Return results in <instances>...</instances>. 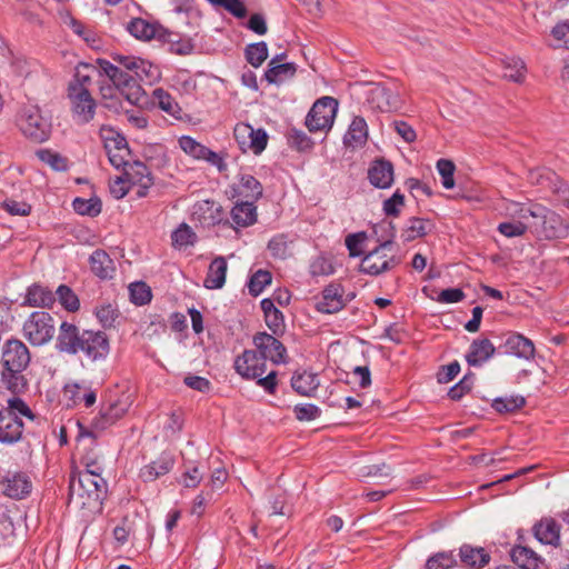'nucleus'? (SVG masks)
Here are the masks:
<instances>
[{
    "instance_id": "f257e3e1",
    "label": "nucleus",
    "mask_w": 569,
    "mask_h": 569,
    "mask_svg": "<svg viewBox=\"0 0 569 569\" xmlns=\"http://www.w3.org/2000/svg\"><path fill=\"white\" fill-rule=\"evenodd\" d=\"M114 66L104 59H98L100 71L108 77L117 90L132 104H139L144 99L140 81H151L154 78L153 66L137 57L114 56Z\"/></svg>"
},
{
    "instance_id": "f03ea898",
    "label": "nucleus",
    "mask_w": 569,
    "mask_h": 569,
    "mask_svg": "<svg viewBox=\"0 0 569 569\" xmlns=\"http://www.w3.org/2000/svg\"><path fill=\"white\" fill-rule=\"evenodd\" d=\"M57 348L68 355H79L90 363H101L110 353V340L103 331L80 330L76 325L64 321L59 328Z\"/></svg>"
},
{
    "instance_id": "7ed1b4c3",
    "label": "nucleus",
    "mask_w": 569,
    "mask_h": 569,
    "mask_svg": "<svg viewBox=\"0 0 569 569\" xmlns=\"http://www.w3.org/2000/svg\"><path fill=\"white\" fill-rule=\"evenodd\" d=\"M31 360L28 347L19 339L7 340L1 349V382L6 389L18 395L24 392L28 380L23 371Z\"/></svg>"
},
{
    "instance_id": "20e7f679",
    "label": "nucleus",
    "mask_w": 569,
    "mask_h": 569,
    "mask_svg": "<svg viewBox=\"0 0 569 569\" xmlns=\"http://www.w3.org/2000/svg\"><path fill=\"white\" fill-rule=\"evenodd\" d=\"M107 491L106 480L96 470L72 473L69 481V501L81 508L100 503Z\"/></svg>"
},
{
    "instance_id": "39448f33",
    "label": "nucleus",
    "mask_w": 569,
    "mask_h": 569,
    "mask_svg": "<svg viewBox=\"0 0 569 569\" xmlns=\"http://www.w3.org/2000/svg\"><path fill=\"white\" fill-rule=\"evenodd\" d=\"M22 417L34 420L32 410L21 398H9L7 406L0 409V442L12 445L21 439Z\"/></svg>"
},
{
    "instance_id": "423d86ee",
    "label": "nucleus",
    "mask_w": 569,
    "mask_h": 569,
    "mask_svg": "<svg viewBox=\"0 0 569 569\" xmlns=\"http://www.w3.org/2000/svg\"><path fill=\"white\" fill-rule=\"evenodd\" d=\"M17 124L23 136L33 142L41 143L50 137L51 123L42 117L37 106L23 107L18 114Z\"/></svg>"
},
{
    "instance_id": "0eeeda50",
    "label": "nucleus",
    "mask_w": 569,
    "mask_h": 569,
    "mask_svg": "<svg viewBox=\"0 0 569 569\" xmlns=\"http://www.w3.org/2000/svg\"><path fill=\"white\" fill-rule=\"evenodd\" d=\"M23 337L36 347L47 345L56 333L54 319L44 311H34L23 322Z\"/></svg>"
},
{
    "instance_id": "6e6552de",
    "label": "nucleus",
    "mask_w": 569,
    "mask_h": 569,
    "mask_svg": "<svg viewBox=\"0 0 569 569\" xmlns=\"http://www.w3.org/2000/svg\"><path fill=\"white\" fill-rule=\"evenodd\" d=\"M338 111V101L332 97L318 99L306 117V127L310 132L331 129Z\"/></svg>"
},
{
    "instance_id": "1a4fd4ad",
    "label": "nucleus",
    "mask_w": 569,
    "mask_h": 569,
    "mask_svg": "<svg viewBox=\"0 0 569 569\" xmlns=\"http://www.w3.org/2000/svg\"><path fill=\"white\" fill-rule=\"evenodd\" d=\"M515 206L519 207V210H515V212H517L521 219L532 217L541 221L542 233L546 238H561L567 233V228L563 226L561 218L545 207L538 204L530 208H523L519 204Z\"/></svg>"
},
{
    "instance_id": "9d476101",
    "label": "nucleus",
    "mask_w": 569,
    "mask_h": 569,
    "mask_svg": "<svg viewBox=\"0 0 569 569\" xmlns=\"http://www.w3.org/2000/svg\"><path fill=\"white\" fill-rule=\"evenodd\" d=\"M392 240H386L380 246L367 253L360 264V270L363 273L378 276L382 272L391 270L400 263V258L396 256H388L387 250H391Z\"/></svg>"
},
{
    "instance_id": "9b49d317",
    "label": "nucleus",
    "mask_w": 569,
    "mask_h": 569,
    "mask_svg": "<svg viewBox=\"0 0 569 569\" xmlns=\"http://www.w3.org/2000/svg\"><path fill=\"white\" fill-rule=\"evenodd\" d=\"M233 136L241 150H251L254 154H260L266 149L269 139L264 129H254L249 123H238Z\"/></svg>"
},
{
    "instance_id": "f8f14e48",
    "label": "nucleus",
    "mask_w": 569,
    "mask_h": 569,
    "mask_svg": "<svg viewBox=\"0 0 569 569\" xmlns=\"http://www.w3.org/2000/svg\"><path fill=\"white\" fill-rule=\"evenodd\" d=\"M253 345L256 347V351L258 356L262 359V361L270 360L274 365L284 363L287 349L272 335L267 332H258L253 336Z\"/></svg>"
},
{
    "instance_id": "ddd939ff",
    "label": "nucleus",
    "mask_w": 569,
    "mask_h": 569,
    "mask_svg": "<svg viewBox=\"0 0 569 569\" xmlns=\"http://www.w3.org/2000/svg\"><path fill=\"white\" fill-rule=\"evenodd\" d=\"M107 133L102 134V138L109 161L116 169H124L129 163L130 156L128 143L121 134L112 130H108Z\"/></svg>"
},
{
    "instance_id": "4468645a",
    "label": "nucleus",
    "mask_w": 569,
    "mask_h": 569,
    "mask_svg": "<svg viewBox=\"0 0 569 569\" xmlns=\"http://www.w3.org/2000/svg\"><path fill=\"white\" fill-rule=\"evenodd\" d=\"M68 96L77 121L79 123L90 122L94 117L97 104L89 89L73 88Z\"/></svg>"
},
{
    "instance_id": "2eb2a0df",
    "label": "nucleus",
    "mask_w": 569,
    "mask_h": 569,
    "mask_svg": "<svg viewBox=\"0 0 569 569\" xmlns=\"http://www.w3.org/2000/svg\"><path fill=\"white\" fill-rule=\"evenodd\" d=\"M233 368L236 372L247 380H254L263 376L267 365L258 356L256 350H244L234 359Z\"/></svg>"
},
{
    "instance_id": "dca6fc26",
    "label": "nucleus",
    "mask_w": 569,
    "mask_h": 569,
    "mask_svg": "<svg viewBox=\"0 0 569 569\" xmlns=\"http://www.w3.org/2000/svg\"><path fill=\"white\" fill-rule=\"evenodd\" d=\"M345 288L340 283L332 282L321 292V298L316 305V309L322 313H336L346 306L343 298Z\"/></svg>"
},
{
    "instance_id": "f3484780",
    "label": "nucleus",
    "mask_w": 569,
    "mask_h": 569,
    "mask_svg": "<svg viewBox=\"0 0 569 569\" xmlns=\"http://www.w3.org/2000/svg\"><path fill=\"white\" fill-rule=\"evenodd\" d=\"M500 348L506 355L516 356L526 360L533 359L536 352L533 342L517 332L509 333Z\"/></svg>"
},
{
    "instance_id": "a211bd4d",
    "label": "nucleus",
    "mask_w": 569,
    "mask_h": 569,
    "mask_svg": "<svg viewBox=\"0 0 569 569\" xmlns=\"http://www.w3.org/2000/svg\"><path fill=\"white\" fill-rule=\"evenodd\" d=\"M126 29L132 37L141 41L162 40L166 36V30L159 23L149 22L142 18L131 19Z\"/></svg>"
},
{
    "instance_id": "6ab92c4d",
    "label": "nucleus",
    "mask_w": 569,
    "mask_h": 569,
    "mask_svg": "<svg viewBox=\"0 0 569 569\" xmlns=\"http://www.w3.org/2000/svg\"><path fill=\"white\" fill-rule=\"evenodd\" d=\"M129 407V397L109 403L107 408L101 409L99 417L93 419V427L100 430L106 429L120 419L128 411Z\"/></svg>"
},
{
    "instance_id": "aec40b11",
    "label": "nucleus",
    "mask_w": 569,
    "mask_h": 569,
    "mask_svg": "<svg viewBox=\"0 0 569 569\" xmlns=\"http://www.w3.org/2000/svg\"><path fill=\"white\" fill-rule=\"evenodd\" d=\"M532 532L535 538L543 545L558 547L560 543V526L553 518H542L533 526Z\"/></svg>"
},
{
    "instance_id": "412c9836",
    "label": "nucleus",
    "mask_w": 569,
    "mask_h": 569,
    "mask_svg": "<svg viewBox=\"0 0 569 569\" xmlns=\"http://www.w3.org/2000/svg\"><path fill=\"white\" fill-rule=\"evenodd\" d=\"M368 178L376 188H389L393 182L392 163L385 159L373 161L368 170Z\"/></svg>"
},
{
    "instance_id": "4be33fe9",
    "label": "nucleus",
    "mask_w": 569,
    "mask_h": 569,
    "mask_svg": "<svg viewBox=\"0 0 569 569\" xmlns=\"http://www.w3.org/2000/svg\"><path fill=\"white\" fill-rule=\"evenodd\" d=\"M232 196L254 202L262 196V184L251 174H241L239 182L232 187Z\"/></svg>"
},
{
    "instance_id": "5701e85b",
    "label": "nucleus",
    "mask_w": 569,
    "mask_h": 569,
    "mask_svg": "<svg viewBox=\"0 0 569 569\" xmlns=\"http://www.w3.org/2000/svg\"><path fill=\"white\" fill-rule=\"evenodd\" d=\"M495 351L496 348L489 339H476L470 345L466 360L469 366L479 367L488 361L493 356Z\"/></svg>"
},
{
    "instance_id": "b1692460",
    "label": "nucleus",
    "mask_w": 569,
    "mask_h": 569,
    "mask_svg": "<svg viewBox=\"0 0 569 569\" xmlns=\"http://www.w3.org/2000/svg\"><path fill=\"white\" fill-rule=\"evenodd\" d=\"M91 271L100 279H111L116 272V266L109 254L97 249L89 258Z\"/></svg>"
},
{
    "instance_id": "393cba45",
    "label": "nucleus",
    "mask_w": 569,
    "mask_h": 569,
    "mask_svg": "<svg viewBox=\"0 0 569 569\" xmlns=\"http://www.w3.org/2000/svg\"><path fill=\"white\" fill-rule=\"evenodd\" d=\"M31 491V481L24 473H13L3 481V492L13 499H22Z\"/></svg>"
},
{
    "instance_id": "a878e982",
    "label": "nucleus",
    "mask_w": 569,
    "mask_h": 569,
    "mask_svg": "<svg viewBox=\"0 0 569 569\" xmlns=\"http://www.w3.org/2000/svg\"><path fill=\"white\" fill-rule=\"evenodd\" d=\"M510 558L520 569H536L543 565V560L532 549L520 545L511 548Z\"/></svg>"
},
{
    "instance_id": "bb28decb",
    "label": "nucleus",
    "mask_w": 569,
    "mask_h": 569,
    "mask_svg": "<svg viewBox=\"0 0 569 569\" xmlns=\"http://www.w3.org/2000/svg\"><path fill=\"white\" fill-rule=\"evenodd\" d=\"M124 177L131 184L149 189L153 181L148 167L140 161L129 162L123 169Z\"/></svg>"
},
{
    "instance_id": "cd10ccee",
    "label": "nucleus",
    "mask_w": 569,
    "mask_h": 569,
    "mask_svg": "<svg viewBox=\"0 0 569 569\" xmlns=\"http://www.w3.org/2000/svg\"><path fill=\"white\" fill-rule=\"evenodd\" d=\"M368 139V126L362 117H355L343 137V142L348 147H362Z\"/></svg>"
},
{
    "instance_id": "c85d7f7f",
    "label": "nucleus",
    "mask_w": 569,
    "mask_h": 569,
    "mask_svg": "<svg viewBox=\"0 0 569 569\" xmlns=\"http://www.w3.org/2000/svg\"><path fill=\"white\" fill-rule=\"evenodd\" d=\"M228 264L223 257L214 258L208 269L207 277L204 279V287L207 289H220L226 282Z\"/></svg>"
},
{
    "instance_id": "c756f323",
    "label": "nucleus",
    "mask_w": 569,
    "mask_h": 569,
    "mask_svg": "<svg viewBox=\"0 0 569 569\" xmlns=\"http://www.w3.org/2000/svg\"><path fill=\"white\" fill-rule=\"evenodd\" d=\"M462 563L471 568H482L490 561V555L481 547L463 545L459 549Z\"/></svg>"
},
{
    "instance_id": "7c9ffc66",
    "label": "nucleus",
    "mask_w": 569,
    "mask_h": 569,
    "mask_svg": "<svg viewBox=\"0 0 569 569\" xmlns=\"http://www.w3.org/2000/svg\"><path fill=\"white\" fill-rule=\"evenodd\" d=\"M372 100L381 111L390 112L401 107V100L397 92L387 87H378L372 91Z\"/></svg>"
},
{
    "instance_id": "2f4dec72",
    "label": "nucleus",
    "mask_w": 569,
    "mask_h": 569,
    "mask_svg": "<svg viewBox=\"0 0 569 569\" xmlns=\"http://www.w3.org/2000/svg\"><path fill=\"white\" fill-rule=\"evenodd\" d=\"M232 221L239 227H249L257 221V208L251 201L237 202L231 210Z\"/></svg>"
},
{
    "instance_id": "473e14b6",
    "label": "nucleus",
    "mask_w": 569,
    "mask_h": 569,
    "mask_svg": "<svg viewBox=\"0 0 569 569\" xmlns=\"http://www.w3.org/2000/svg\"><path fill=\"white\" fill-rule=\"evenodd\" d=\"M320 381L318 375L312 372H302L295 375L291 379V387L301 396L311 397L319 388Z\"/></svg>"
},
{
    "instance_id": "72a5a7b5",
    "label": "nucleus",
    "mask_w": 569,
    "mask_h": 569,
    "mask_svg": "<svg viewBox=\"0 0 569 569\" xmlns=\"http://www.w3.org/2000/svg\"><path fill=\"white\" fill-rule=\"evenodd\" d=\"M297 69L292 62L278 63V57H273L266 71V79L270 83H278L295 76Z\"/></svg>"
},
{
    "instance_id": "f704fd0d",
    "label": "nucleus",
    "mask_w": 569,
    "mask_h": 569,
    "mask_svg": "<svg viewBox=\"0 0 569 569\" xmlns=\"http://www.w3.org/2000/svg\"><path fill=\"white\" fill-rule=\"evenodd\" d=\"M54 301L52 291L40 284L31 286L26 296V303L32 307H50Z\"/></svg>"
},
{
    "instance_id": "c9c22d12",
    "label": "nucleus",
    "mask_w": 569,
    "mask_h": 569,
    "mask_svg": "<svg viewBox=\"0 0 569 569\" xmlns=\"http://www.w3.org/2000/svg\"><path fill=\"white\" fill-rule=\"evenodd\" d=\"M153 103L168 114L180 118L181 108L166 90L161 88L153 90Z\"/></svg>"
},
{
    "instance_id": "e433bc0d",
    "label": "nucleus",
    "mask_w": 569,
    "mask_h": 569,
    "mask_svg": "<svg viewBox=\"0 0 569 569\" xmlns=\"http://www.w3.org/2000/svg\"><path fill=\"white\" fill-rule=\"evenodd\" d=\"M503 67V78L515 81L522 82L525 80L526 74V66L525 62L520 58H506L502 61Z\"/></svg>"
},
{
    "instance_id": "4c0bfd02",
    "label": "nucleus",
    "mask_w": 569,
    "mask_h": 569,
    "mask_svg": "<svg viewBox=\"0 0 569 569\" xmlns=\"http://www.w3.org/2000/svg\"><path fill=\"white\" fill-rule=\"evenodd\" d=\"M309 271L312 277H328L335 273V267L331 258L321 253L311 260Z\"/></svg>"
},
{
    "instance_id": "58836bf2",
    "label": "nucleus",
    "mask_w": 569,
    "mask_h": 569,
    "mask_svg": "<svg viewBox=\"0 0 569 569\" xmlns=\"http://www.w3.org/2000/svg\"><path fill=\"white\" fill-rule=\"evenodd\" d=\"M97 70L87 63H81L74 74V79L69 83L68 92H72L73 88L88 89L92 80V73Z\"/></svg>"
},
{
    "instance_id": "ea45409f",
    "label": "nucleus",
    "mask_w": 569,
    "mask_h": 569,
    "mask_svg": "<svg viewBox=\"0 0 569 569\" xmlns=\"http://www.w3.org/2000/svg\"><path fill=\"white\" fill-rule=\"evenodd\" d=\"M72 206L77 213L89 217L98 216L102 208L101 201L98 198H76Z\"/></svg>"
},
{
    "instance_id": "a19ab883",
    "label": "nucleus",
    "mask_w": 569,
    "mask_h": 569,
    "mask_svg": "<svg viewBox=\"0 0 569 569\" xmlns=\"http://www.w3.org/2000/svg\"><path fill=\"white\" fill-rule=\"evenodd\" d=\"M268 58L267 43L261 41L246 48V59L254 68L260 67Z\"/></svg>"
},
{
    "instance_id": "79ce46f5",
    "label": "nucleus",
    "mask_w": 569,
    "mask_h": 569,
    "mask_svg": "<svg viewBox=\"0 0 569 569\" xmlns=\"http://www.w3.org/2000/svg\"><path fill=\"white\" fill-rule=\"evenodd\" d=\"M171 467L172 463L170 461H154L141 468L140 477L143 479V481H153L158 477L168 473Z\"/></svg>"
},
{
    "instance_id": "37998d69",
    "label": "nucleus",
    "mask_w": 569,
    "mask_h": 569,
    "mask_svg": "<svg viewBox=\"0 0 569 569\" xmlns=\"http://www.w3.org/2000/svg\"><path fill=\"white\" fill-rule=\"evenodd\" d=\"M526 400L521 396H510V397H501L496 398L492 401V408L502 413V412H512L517 409H520L525 406Z\"/></svg>"
},
{
    "instance_id": "c03bdc74",
    "label": "nucleus",
    "mask_w": 569,
    "mask_h": 569,
    "mask_svg": "<svg viewBox=\"0 0 569 569\" xmlns=\"http://www.w3.org/2000/svg\"><path fill=\"white\" fill-rule=\"evenodd\" d=\"M131 301L137 306H143L151 301L152 293L144 282H134L129 286Z\"/></svg>"
},
{
    "instance_id": "a18cd8bd",
    "label": "nucleus",
    "mask_w": 569,
    "mask_h": 569,
    "mask_svg": "<svg viewBox=\"0 0 569 569\" xmlns=\"http://www.w3.org/2000/svg\"><path fill=\"white\" fill-rule=\"evenodd\" d=\"M271 280L272 276L269 271L261 269L256 271L248 283L249 292L254 297L260 295L266 286L271 283Z\"/></svg>"
},
{
    "instance_id": "49530a36",
    "label": "nucleus",
    "mask_w": 569,
    "mask_h": 569,
    "mask_svg": "<svg viewBox=\"0 0 569 569\" xmlns=\"http://www.w3.org/2000/svg\"><path fill=\"white\" fill-rule=\"evenodd\" d=\"M171 239L174 247H187L193 244L196 233L187 223H182L172 232Z\"/></svg>"
},
{
    "instance_id": "de8ad7c7",
    "label": "nucleus",
    "mask_w": 569,
    "mask_h": 569,
    "mask_svg": "<svg viewBox=\"0 0 569 569\" xmlns=\"http://www.w3.org/2000/svg\"><path fill=\"white\" fill-rule=\"evenodd\" d=\"M430 223L427 220L420 218H411L408 222L403 236L407 241H411L418 237H422L428 233Z\"/></svg>"
},
{
    "instance_id": "09e8293b",
    "label": "nucleus",
    "mask_w": 569,
    "mask_h": 569,
    "mask_svg": "<svg viewBox=\"0 0 569 569\" xmlns=\"http://www.w3.org/2000/svg\"><path fill=\"white\" fill-rule=\"evenodd\" d=\"M289 144L298 151H308L312 148L313 142L302 130L292 128L288 132Z\"/></svg>"
},
{
    "instance_id": "8fccbe9b",
    "label": "nucleus",
    "mask_w": 569,
    "mask_h": 569,
    "mask_svg": "<svg viewBox=\"0 0 569 569\" xmlns=\"http://www.w3.org/2000/svg\"><path fill=\"white\" fill-rule=\"evenodd\" d=\"M456 565V558L452 552H438L431 556L426 563L427 569H450Z\"/></svg>"
},
{
    "instance_id": "3c124183",
    "label": "nucleus",
    "mask_w": 569,
    "mask_h": 569,
    "mask_svg": "<svg viewBox=\"0 0 569 569\" xmlns=\"http://www.w3.org/2000/svg\"><path fill=\"white\" fill-rule=\"evenodd\" d=\"M180 148L194 159L201 160L207 152V147L199 143L189 136H183L179 139Z\"/></svg>"
},
{
    "instance_id": "603ef678",
    "label": "nucleus",
    "mask_w": 569,
    "mask_h": 569,
    "mask_svg": "<svg viewBox=\"0 0 569 569\" xmlns=\"http://www.w3.org/2000/svg\"><path fill=\"white\" fill-rule=\"evenodd\" d=\"M57 296L60 303L68 311H77L80 307V302L76 293L66 284H61L57 289Z\"/></svg>"
},
{
    "instance_id": "864d4df0",
    "label": "nucleus",
    "mask_w": 569,
    "mask_h": 569,
    "mask_svg": "<svg viewBox=\"0 0 569 569\" xmlns=\"http://www.w3.org/2000/svg\"><path fill=\"white\" fill-rule=\"evenodd\" d=\"M39 159L49 164L57 171H64L68 168V161L64 157L51 150H39L37 152Z\"/></svg>"
},
{
    "instance_id": "5fc2aeb1",
    "label": "nucleus",
    "mask_w": 569,
    "mask_h": 569,
    "mask_svg": "<svg viewBox=\"0 0 569 569\" xmlns=\"http://www.w3.org/2000/svg\"><path fill=\"white\" fill-rule=\"evenodd\" d=\"M437 169H438L439 174L442 178V181H441L442 186L446 189L453 188V186H455L453 173H455V169H456L455 163L451 160L440 159L437 162Z\"/></svg>"
},
{
    "instance_id": "6e6d98bb",
    "label": "nucleus",
    "mask_w": 569,
    "mask_h": 569,
    "mask_svg": "<svg viewBox=\"0 0 569 569\" xmlns=\"http://www.w3.org/2000/svg\"><path fill=\"white\" fill-rule=\"evenodd\" d=\"M96 316L104 328H110L118 318V310L110 303L101 305L96 308Z\"/></svg>"
},
{
    "instance_id": "4d7b16f0",
    "label": "nucleus",
    "mask_w": 569,
    "mask_h": 569,
    "mask_svg": "<svg viewBox=\"0 0 569 569\" xmlns=\"http://www.w3.org/2000/svg\"><path fill=\"white\" fill-rule=\"evenodd\" d=\"M527 229V224L522 221H507L498 226V231L507 238L521 237Z\"/></svg>"
},
{
    "instance_id": "13d9d810",
    "label": "nucleus",
    "mask_w": 569,
    "mask_h": 569,
    "mask_svg": "<svg viewBox=\"0 0 569 569\" xmlns=\"http://www.w3.org/2000/svg\"><path fill=\"white\" fill-rule=\"evenodd\" d=\"M475 376L472 373L466 375L462 380H460L457 385L451 387L448 392V397L451 400H459L466 393H468L473 385Z\"/></svg>"
},
{
    "instance_id": "bf43d9fd",
    "label": "nucleus",
    "mask_w": 569,
    "mask_h": 569,
    "mask_svg": "<svg viewBox=\"0 0 569 569\" xmlns=\"http://www.w3.org/2000/svg\"><path fill=\"white\" fill-rule=\"evenodd\" d=\"M296 418L299 421H311L320 417L321 410L316 405H297L293 408Z\"/></svg>"
},
{
    "instance_id": "052dcab7",
    "label": "nucleus",
    "mask_w": 569,
    "mask_h": 569,
    "mask_svg": "<svg viewBox=\"0 0 569 569\" xmlns=\"http://www.w3.org/2000/svg\"><path fill=\"white\" fill-rule=\"evenodd\" d=\"M1 207L9 212L11 216H28L31 212V206L24 201H18L14 199H6Z\"/></svg>"
},
{
    "instance_id": "680f3d73",
    "label": "nucleus",
    "mask_w": 569,
    "mask_h": 569,
    "mask_svg": "<svg viewBox=\"0 0 569 569\" xmlns=\"http://www.w3.org/2000/svg\"><path fill=\"white\" fill-rule=\"evenodd\" d=\"M405 204V197L399 191H396L390 198L383 201V211L387 216L397 217L400 213V208Z\"/></svg>"
},
{
    "instance_id": "e2e57ef3",
    "label": "nucleus",
    "mask_w": 569,
    "mask_h": 569,
    "mask_svg": "<svg viewBox=\"0 0 569 569\" xmlns=\"http://www.w3.org/2000/svg\"><path fill=\"white\" fill-rule=\"evenodd\" d=\"M555 180H551L552 192L557 196L558 201L569 208V186L560 180L555 173H551Z\"/></svg>"
},
{
    "instance_id": "0e129e2a",
    "label": "nucleus",
    "mask_w": 569,
    "mask_h": 569,
    "mask_svg": "<svg viewBox=\"0 0 569 569\" xmlns=\"http://www.w3.org/2000/svg\"><path fill=\"white\" fill-rule=\"evenodd\" d=\"M131 183L124 177V173L121 177H117L110 183V192L116 199H121L128 194L130 190Z\"/></svg>"
},
{
    "instance_id": "69168bd1",
    "label": "nucleus",
    "mask_w": 569,
    "mask_h": 569,
    "mask_svg": "<svg viewBox=\"0 0 569 569\" xmlns=\"http://www.w3.org/2000/svg\"><path fill=\"white\" fill-rule=\"evenodd\" d=\"M465 292L459 288H448L442 290L437 298L440 303H456L465 299Z\"/></svg>"
},
{
    "instance_id": "338daca9",
    "label": "nucleus",
    "mask_w": 569,
    "mask_h": 569,
    "mask_svg": "<svg viewBox=\"0 0 569 569\" xmlns=\"http://www.w3.org/2000/svg\"><path fill=\"white\" fill-rule=\"evenodd\" d=\"M203 475L199 471L198 467L188 468L181 478V483L186 488H196L202 480Z\"/></svg>"
},
{
    "instance_id": "774afa93",
    "label": "nucleus",
    "mask_w": 569,
    "mask_h": 569,
    "mask_svg": "<svg viewBox=\"0 0 569 569\" xmlns=\"http://www.w3.org/2000/svg\"><path fill=\"white\" fill-rule=\"evenodd\" d=\"M552 36L561 46L569 49V22L558 23L552 29Z\"/></svg>"
}]
</instances>
